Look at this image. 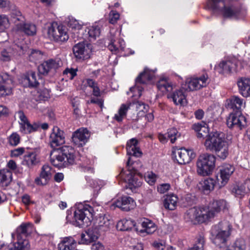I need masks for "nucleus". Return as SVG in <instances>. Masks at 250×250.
<instances>
[{
	"label": "nucleus",
	"mask_w": 250,
	"mask_h": 250,
	"mask_svg": "<svg viewBox=\"0 0 250 250\" xmlns=\"http://www.w3.org/2000/svg\"><path fill=\"white\" fill-rule=\"evenodd\" d=\"M11 17L16 24L18 23L17 21H21V22H23L24 18L22 16L21 12L19 11L13 10L11 13Z\"/></svg>",
	"instance_id": "52"
},
{
	"label": "nucleus",
	"mask_w": 250,
	"mask_h": 250,
	"mask_svg": "<svg viewBox=\"0 0 250 250\" xmlns=\"http://www.w3.org/2000/svg\"><path fill=\"white\" fill-rule=\"evenodd\" d=\"M207 149L214 152L220 158L224 160L229 155V147L224 134L217 132H211L204 143Z\"/></svg>",
	"instance_id": "2"
},
{
	"label": "nucleus",
	"mask_w": 250,
	"mask_h": 250,
	"mask_svg": "<svg viewBox=\"0 0 250 250\" xmlns=\"http://www.w3.org/2000/svg\"><path fill=\"white\" fill-rule=\"evenodd\" d=\"M33 226L30 223H23L17 229V237H22L26 238L33 232Z\"/></svg>",
	"instance_id": "24"
},
{
	"label": "nucleus",
	"mask_w": 250,
	"mask_h": 250,
	"mask_svg": "<svg viewBox=\"0 0 250 250\" xmlns=\"http://www.w3.org/2000/svg\"><path fill=\"white\" fill-rule=\"evenodd\" d=\"M168 99H171L176 105H184L187 103L186 96L182 89L176 90L167 95Z\"/></svg>",
	"instance_id": "21"
},
{
	"label": "nucleus",
	"mask_w": 250,
	"mask_h": 250,
	"mask_svg": "<svg viewBox=\"0 0 250 250\" xmlns=\"http://www.w3.org/2000/svg\"><path fill=\"white\" fill-rule=\"evenodd\" d=\"M38 100L40 101H46L50 98V91L46 89L43 88L42 89H40L38 92Z\"/></svg>",
	"instance_id": "49"
},
{
	"label": "nucleus",
	"mask_w": 250,
	"mask_h": 250,
	"mask_svg": "<svg viewBox=\"0 0 250 250\" xmlns=\"http://www.w3.org/2000/svg\"><path fill=\"white\" fill-rule=\"evenodd\" d=\"M227 207V203L224 200H214L209 204V206L203 207L204 211L207 212L205 213L207 217V221L214 217L216 214Z\"/></svg>",
	"instance_id": "8"
},
{
	"label": "nucleus",
	"mask_w": 250,
	"mask_h": 250,
	"mask_svg": "<svg viewBox=\"0 0 250 250\" xmlns=\"http://www.w3.org/2000/svg\"><path fill=\"white\" fill-rule=\"evenodd\" d=\"M87 104H95L98 105L101 108L103 106V101L98 98H91L90 101H87Z\"/></svg>",
	"instance_id": "62"
},
{
	"label": "nucleus",
	"mask_w": 250,
	"mask_h": 250,
	"mask_svg": "<svg viewBox=\"0 0 250 250\" xmlns=\"http://www.w3.org/2000/svg\"><path fill=\"white\" fill-rule=\"evenodd\" d=\"M77 69H75L72 68H67L63 71V74L68 75L70 79L72 80L74 77L76 75V72Z\"/></svg>",
	"instance_id": "56"
},
{
	"label": "nucleus",
	"mask_w": 250,
	"mask_h": 250,
	"mask_svg": "<svg viewBox=\"0 0 250 250\" xmlns=\"http://www.w3.org/2000/svg\"><path fill=\"white\" fill-rule=\"evenodd\" d=\"M49 143L54 149L50 153V162L55 167L62 168L75 164V151L71 146L55 148L65 143L64 132L58 127H54L50 135Z\"/></svg>",
	"instance_id": "1"
},
{
	"label": "nucleus",
	"mask_w": 250,
	"mask_h": 250,
	"mask_svg": "<svg viewBox=\"0 0 250 250\" xmlns=\"http://www.w3.org/2000/svg\"><path fill=\"white\" fill-rule=\"evenodd\" d=\"M177 197L173 194L166 195L163 201L165 208L171 210H174L177 206Z\"/></svg>",
	"instance_id": "30"
},
{
	"label": "nucleus",
	"mask_w": 250,
	"mask_h": 250,
	"mask_svg": "<svg viewBox=\"0 0 250 250\" xmlns=\"http://www.w3.org/2000/svg\"><path fill=\"white\" fill-rule=\"evenodd\" d=\"M40 162L35 152L29 153L25 155L21 162L22 165L26 166L29 168H32Z\"/></svg>",
	"instance_id": "25"
},
{
	"label": "nucleus",
	"mask_w": 250,
	"mask_h": 250,
	"mask_svg": "<svg viewBox=\"0 0 250 250\" xmlns=\"http://www.w3.org/2000/svg\"><path fill=\"white\" fill-rule=\"evenodd\" d=\"M215 157L210 154H203L199 156L197 162V172L202 176L210 175L215 167Z\"/></svg>",
	"instance_id": "3"
},
{
	"label": "nucleus",
	"mask_w": 250,
	"mask_h": 250,
	"mask_svg": "<svg viewBox=\"0 0 250 250\" xmlns=\"http://www.w3.org/2000/svg\"><path fill=\"white\" fill-rule=\"evenodd\" d=\"M98 224L100 229L104 231H106L108 230L112 225V221L105 215L101 216L99 217Z\"/></svg>",
	"instance_id": "34"
},
{
	"label": "nucleus",
	"mask_w": 250,
	"mask_h": 250,
	"mask_svg": "<svg viewBox=\"0 0 250 250\" xmlns=\"http://www.w3.org/2000/svg\"><path fill=\"white\" fill-rule=\"evenodd\" d=\"M196 197L192 194H187L182 198L183 204L185 206H192L196 203Z\"/></svg>",
	"instance_id": "42"
},
{
	"label": "nucleus",
	"mask_w": 250,
	"mask_h": 250,
	"mask_svg": "<svg viewBox=\"0 0 250 250\" xmlns=\"http://www.w3.org/2000/svg\"><path fill=\"white\" fill-rule=\"evenodd\" d=\"M112 206L119 208L122 210L128 211L134 208L135 202L130 197L124 196L114 202Z\"/></svg>",
	"instance_id": "16"
},
{
	"label": "nucleus",
	"mask_w": 250,
	"mask_h": 250,
	"mask_svg": "<svg viewBox=\"0 0 250 250\" xmlns=\"http://www.w3.org/2000/svg\"><path fill=\"white\" fill-rule=\"evenodd\" d=\"M170 188V185L168 184H163L158 187V191L160 193H164L167 192Z\"/></svg>",
	"instance_id": "61"
},
{
	"label": "nucleus",
	"mask_w": 250,
	"mask_h": 250,
	"mask_svg": "<svg viewBox=\"0 0 250 250\" xmlns=\"http://www.w3.org/2000/svg\"><path fill=\"white\" fill-rule=\"evenodd\" d=\"M237 84L242 95L246 97L250 96V79L241 78L237 82Z\"/></svg>",
	"instance_id": "26"
},
{
	"label": "nucleus",
	"mask_w": 250,
	"mask_h": 250,
	"mask_svg": "<svg viewBox=\"0 0 250 250\" xmlns=\"http://www.w3.org/2000/svg\"><path fill=\"white\" fill-rule=\"evenodd\" d=\"M9 21L5 15H0V31H4L9 27Z\"/></svg>",
	"instance_id": "48"
},
{
	"label": "nucleus",
	"mask_w": 250,
	"mask_h": 250,
	"mask_svg": "<svg viewBox=\"0 0 250 250\" xmlns=\"http://www.w3.org/2000/svg\"><path fill=\"white\" fill-rule=\"evenodd\" d=\"M9 144L13 146H17L20 141V137L17 133H13L9 137Z\"/></svg>",
	"instance_id": "51"
},
{
	"label": "nucleus",
	"mask_w": 250,
	"mask_h": 250,
	"mask_svg": "<svg viewBox=\"0 0 250 250\" xmlns=\"http://www.w3.org/2000/svg\"><path fill=\"white\" fill-rule=\"evenodd\" d=\"M15 117L19 118L20 120V123H23L28 121L27 117L22 110L17 111L15 114Z\"/></svg>",
	"instance_id": "58"
},
{
	"label": "nucleus",
	"mask_w": 250,
	"mask_h": 250,
	"mask_svg": "<svg viewBox=\"0 0 250 250\" xmlns=\"http://www.w3.org/2000/svg\"><path fill=\"white\" fill-rule=\"evenodd\" d=\"M154 71L149 70L146 68L145 69L144 72L141 73L136 79L135 88H137L139 95H141V91L143 89L138 86L139 84H146L151 81L154 77Z\"/></svg>",
	"instance_id": "18"
},
{
	"label": "nucleus",
	"mask_w": 250,
	"mask_h": 250,
	"mask_svg": "<svg viewBox=\"0 0 250 250\" xmlns=\"http://www.w3.org/2000/svg\"><path fill=\"white\" fill-rule=\"evenodd\" d=\"M207 75H203L200 78L188 79L186 81V85H188L187 90L194 91L199 89L207 85L208 82Z\"/></svg>",
	"instance_id": "17"
},
{
	"label": "nucleus",
	"mask_w": 250,
	"mask_h": 250,
	"mask_svg": "<svg viewBox=\"0 0 250 250\" xmlns=\"http://www.w3.org/2000/svg\"><path fill=\"white\" fill-rule=\"evenodd\" d=\"M90 134L86 128H81L75 131L72 136V141L78 147L85 145L89 138Z\"/></svg>",
	"instance_id": "14"
},
{
	"label": "nucleus",
	"mask_w": 250,
	"mask_h": 250,
	"mask_svg": "<svg viewBox=\"0 0 250 250\" xmlns=\"http://www.w3.org/2000/svg\"><path fill=\"white\" fill-rule=\"evenodd\" d=\"M81 236L82 243L88 244L96 240L99 235L96 229H88L85 234L82 233Z\"/></svg>",
	"instance_id": "27"
},
{
	"label": "nucleus",
	"mask_w": 250,
	"mask_h": 250,
	"mask_svg": "<svg viewBox=\"0 0 250 250\" xmlns=\"http://www.w3.org/2000/svg\"><path fill=\"white\" fill-rule=\"evenodd\" d=\"M195 157V153L192 150L181 148L177 150L176 159L179 164L185 165L189 163Z\"/></svg>",
	"instance_id": "15"
},
{
	"label": "nucleus",
	"mask_w": 250,
	"mask_h": 250,
	"mask_svg": "<svg viewBox=\"0 0 250 250\" xmlns=\"http://www.w3.org/2000/svg\"><path fill=\"white\" fill-rule=\"evenodd\" d=\"M243 100L238 96H233L227 100V107L232 110L235 114H241L242 107H244Z\"/></svg>",
	"instance_id": "19"
},
{
	"label": "nucleus",
	"mask_w": 250,
	"mask_h": 250,
	"mask_svg": "<svg viewBox=\"0 0 250 250\" xmlns=\"http://www.w3.org/2000/svg\"><path fill=\"white\" fill-rule=\"evenodd\" d=\"M13 246L9 250H29L30 248L28 240L22 237H17V241L13 243Z\"/></svg>",
	"instance_id": "29"
},
{
	"label": "nucleus",
	"mask_w": 250,
	"mask_h": 250,
	"mask_svg": "<svg viewBox=\"0 0 250 250\" xmlns=\"http://www.w3.org/2000/svg\"><path fill=\"white\" fill-rule=\"evenodd\" d=\"M88 33L90 38L95 40L101 34V28L98 25H93L89 28Z\"/></svg>",
	"instance_id": "44"
},
{
	"label": "nucleus",
	"mask_w": 250,
	"mask_h": 250,
	"mask_svg": "<svg viewBox=\"0 0 250 250\" xmlns=\"http://www.w3.org/2000/svg\"><path fill=\"white\" fill-rule=\"evenodd\" d=\"M0 179L1 182L5 183V185H7L12 180V173L9 170L0 171Z\"/></svg>",
	"instance_id": "46"
},
{
	"label": "nucleus",
	"mask_w": 250,
	"mask_h": 250,
	"mask_svg": "<svg viewBox=\"0 0 250 250\" xmlns=\"http://www.w3.org/2000/svg\"><path fill=\"white\" fill-rule=\"evenodd\" d=\"M136 229L140 232H146L151 234L156 230L155 224L150 220L143 218L138 222Z\"/></svg>",
	"instance_id": "20"
},
{
	"label": "nucleus",
	"mask_w": 250,
	"mask_h": 250,
	"mask_svg": "<svg viewBox=\"0 0 250 250\" xmlns=\"http://www.w3.org/2000/svg\"><path fill=\"white\" fill-rule=\"evenodd\" d=\"M93 208L88 205L76 210L74 213L75 225L81 228L88 226L93 219Z\"/></svg>",
	"instance_id": "5"
},
{
	"label": "nucleus",
	"mask_w": 250,
	"mask_h": 250,
	"mask_svg": "<svg viewBox=\"0 0 250 250\" xmlns=\"http://www.w3.org/2000/svg\"><path fill=\"white\" fill-rule=\"evenodd\" d=\"M246 244L243 239L237 240L231 246L227 247L225 250H245Z\"/></svg>",
	"instance_id": "39"
},
{
	"label": "nucleus",
	"mask_w": 250,
	"mask_h": 250,
	"mask_svg": "<svg viewBox=\"0 0 250 250\" xmlns=\"http://www.w3.org/2000/svg\"><path fill=\"white\" fill-rule=\"evenodd\" d=\"M227 125L229 128L242 129L246 125V118L241 114L231 112L227 119Z\"/></svg>",
	"instance_id": "9"
},
{
	"label": "nucleus",
	"mask_w": 250,
	"mask_h": 250,
	"mask_svg": "<svg viewBox=\"0 0 250 250\" xmlns=\"http://www.w3.org/2000/svg\"><path fill=\"white\" fill-rule=\"evenodd\" d=\"M204 236L202 234H199L196 241V243L188 250H203L204 245Z\"/></svg>",
	"instance_id": "43"
},
{
	"label": "nucleus",
	"mask_w": 250,
	"mask_h": 250,
	"mask_svg": "<svg viewBox=\"0 0 250 250\" xmlns=\"http://www.w3.org/2000/svg\"><path fill=\"white\" fill-rule=\"evenodd\" d=\"M13 85V80L11 76L7 73L0 75V97L10 95Z\"/></svg>",
	"instance_id": "11"
},
{
	"label": "nucleus",
	"mask_w": 250,
	"mask_h": 250,
	"mask_svg": "<svg viewBox=\"0 0 250 250\" xmlns=\"http://www.w3.org/2000/svg\"><path fill=\"white\" fill-rule=\"evenodd\" d=\"M16 27L19 30L28 36H33L36 33V26L34 24L20 22L16 24Z\"/></svg>",
	"instance_id": "28"
},
{
	"label": "nucleus",
	"mask_w": 250,
	"mask_h": 250,
	"mask_svg": "<svg viewBox=\"0 0 250 250\" xmlns=\"http://www.w3.org/2000/svg\"><path fill=\"white\" fill-rule=\"evenodd\" d=\"M127 154L135 157H140L142 155V152L138 146H126Z\"/></svg>",
	"instance_id": "47"
},
{
	"label": "nucleus",
	"mask_w": 250,
	"mask_h": 250,
	"mask_svg": "<svg viewBox=\"0 0 250 250\" xmlns=\"http://www.w3.org/2000/svg\"><path fill=\"white\" fill-rule=\"evenodd\" d=\"M232 193L239 198H241L245 193V189L242 186H235L232 189Z\"/></svg>",
	"instance_id": "50"
},
{
	"label": "nucleus",
	"mask_w": 250,
	"mask_h": 250,
	"mask_svg": "<svg viewBox=\"0 0 250 250\" xmlns=\"http://www.w3.org/2000/svg\"><path fill=\"white\" fill-rule=\"evenodd\" d=\"M68 25L72 29L76 30H80L82 27V24L78 21L73 19L69 20V21L68 22Z\"/></svg>",
	"instance_id": "55"
},
{
	"label": "nucleus",
	"mask_w": 250,
	"mask_h": 250,
	"mask_svg": "<svg viewBox=\"0 0 250 250\" xmlns=\"http://www.w3.org/2000/svg\"><path fill=\"white\" fill-rule=\"evenodd\" d=\"M91 44L84 42H79L74 46L73 51L75 57L79 60L87 59L90 57Z\"/></svg>",
	"instance_id": "10"
},
{
	"label": "nucleus",
	"mask_w": 250,
	"mask_h": 250,
	"mask_svg": "<svg viewBox=\"0 0 250 250\" xmlns=\"http://www.w3.org/2000/svg\"><path fill=\"white\" fill-rule=\"evenodd\" d=\"M120 15L116 11L112 10L109 15V21L111 24H115L119 19Z\"/></svg>",
	"instance_id": "54"
},
{
	"label": "nucleus",
	"mask_w": 250,
	"mask_h": 250,
	"mask_svg": "<svg viewBox=\"0 0 250 250\" xmlns=\"http://www.w3.org/2000/svg\"><path fill=\"white\" fill-rule=\"evenodd\" d=\"M24 152V148L23 147H19L11 151V155L12 157H18L22 154Z\"/></svg>",
	"instance_id": "60"
},
{
	"label": "nucleus",
	"mask_w": 250,
	"mask_h": 250,
	"mask_svg": "<svg viewBox=\"0 0 250 250\" xmlns=\"http://www.w3.org/2000/svg\"><path fill=\"white\" fill-rule=\"evenodd\" d=\"M214 229L216 232H214V230H212V233H214L215 235L213 242L217 247L225 250L227 248V238L230 235V225L227 221L222 222L215 227Z\"/></svg>",
	"instance_id": "4"
},
{
	"label": "nucleus",
	"mask_w": 250,
	"mask_h": 250,
	"mask_svg": "<svg viewBox=\"0 0 250 250\" xmlns=\"http://www.w3.org/2000/svg\"><path fill=\"white\" fill-rule=\"evenodd\" d=\"M142 185V179H139L135 174L131 176L128 179V186L131 189L140 187Z\"/></svg>",
	"instance_id": "41"
},
{
	"label": "nucleus",
	"mask_w": 250,
	"mask_h": 250,
	"mask_svg": "<svg viewBox=\"0 0 250 250\" xmlns=\"http://www.w3.org/2000/svg\"><path fill=\"white\" fill-rule=\"evenodd\" d=\"M71 238H65L59 244L58 247L60 250H73L75 248V243L71 241Z\"/></svg>",
	"instance_id": "37"
},
{
	"label": "nucleus",
	"mask_w": 250,
	"mask_h": 250,
	"mask_svg": "<svg viewBox=\"0 0 250 250\" xmlns=\"http://www.w3.org/2000/svg\"><path fill=\"white\" fill-rule=\"evenodd\" d=\"M130 104H123L121 106L118 114H115L114 118L118 122H121L124 116H125L127 111L129 108Z\"/></svg>",
	"instance_id": "40"
},
{
	"label": "nucleus",
	"mask_w": 250,
	"mask_h": 250,
	"mask_svg": "<svg viewBox=\"0 0 250 250\" xmlns=\"http://www.w3.org/2000/svg\"><path fill=\"white\" fill-rule=\"evenodd\" d=\"M157 88L163 93L170 91L172 89L171 84L166 78L161 79L157 83Z\"/></svg>",
	"instance_id": "36"
},
{
	"label": "nucleus",
	"mask_w": 250,
	"mask_h": 250,
	"mask_svg": "<svg viewBox=\"0 0 250 250\" xmlns=\"http://www.w3.org/2000/svg\"><path fill=\"white\" fill-rule=\"evenodd\" d=\"M167 136L170 139L171 143H174L176 140L181 136V134L178 132L175 128L168 129L167 133Z\"/></svg>",
	"instance_id": "45"
},
{
	"label": "nucleus",
	"mask_w": 250,
	"mask_h": 250,
	"mask_svg": "<svg viewBox=\"0 0 250 250\" xmlns=\"http://www.w3.org/2000/svg\"><path fill=\"white\" fill-rule=\"evenodd\" d=\"M47 35L48 37L56 42H64L68 40L69 37L62 25L54 22L47 27Z\"/></svg>",
	"instance_id": "6"
},
{
	"label": "nucleus",
	"mask_w": 250,
	"mask_h": 250,
	"mask_svg": "<svg viewBox=\"0 0 250 250\" xmlns=\"http://www.w3.org/2000/svg\"><path fill=\"white\" fill-rule=\"evenodd\" d=\"M138 142L135 138H132L127 142L126 146H138Z\"/></svg>",
	"instance_id": "64"
},
{
	"label": "nucleus",
	"mask_w": 250,
	"mask_h": 250,
	"mask_svg": "<svg viewBox=\"0 0 250 250\" xmlns=\"http://www.w3.org/2000/svg\"><path fill=\"white\" fill-rule=\"evenodd\" d=\"M51 168L48 165H44L42 168L40 177L35 180L39 185H45L51 177Z\"/></svg>",
	"instance_id": "22"
},
{
	"label": "nucleus",
	"mask_w": 250,
	"mask_h": 250,
	"mask_svg": "<svg viewBox=\"0 0 250 250\" xmlns=\"http://www.w3.org/2000/svg\"><path fill=\"white\" fill-rule=\"evenodd\" d=\"M146 181L151 185H152L155 182L157 176L152 172H147L145 176Z\"/></svg>",
	"instance_id": "53"
},
{
	"label": "nucleus",
	"mask_w": 250,
	"mask_h": 250,
	"mask_svg": "<svg viewBox=\"0 0 250 250\" xmlns=\"http://www.w3.org/2000/svg\"><path fill=\"white\" fill-rule=\"evenodd\" d=\"M23 82L28 84L29 87H36L39 83L37 80L36 74L35 72L29 71L23 77Z\"/></svg>",
	"instance_id": "33"
},
{
	"label": "nucleus",
	"mask_w": 250,
	"mask_h": 250,
	"mask_svg": "<svg viewBox=\"0 0 250 250\" xmlns=\"http://www.w3.org/2000/svg\"><path fill=\"white\" fill-rule=\"evenodd\" d=\"M237 61L235 59L222 61L219 66L224 73H230L236 70Z\"/></svg>",
	"instance_id": "23"
},
{
	"label": "nucleus",
	"mask_w": 250,
	"mask_h": 250,
	"mask_svg": "<svg viewBox=\"0 0 250 250\" xmlns=\"http://www.w3.org/2000/svg\"><path fill=\"white\" fill-rule=\"evenodd\" d=\"M192 128L196 132L197 136L198 138H204L206 137H208L209 130L206 125L204 124H195L192 125Z\"/></svg>",
	"instance_id": "32"
},
{
	"label": "nucleus",
	"mask_w": 250,
	"mask_h": 250,
	"mask_svg": "<svg viewBox=\"0 0 250 250\" xmlns=\"http://www.w3.org/2000/svg\"><path fill=\"white\" fill-rule=\"evenodd\" d=\"M203 208L194 207L189 208L186 212L185 218L187 221H190L193 223H204L207 221V217L205 213Z\"/></svg>",
	"instance_id": "7"
},
{
	"label": "nucleus",
	"mask_w": 250,
	"mask_h": 250,
	"mask_svg": "<svg viewBox=\"0 0 250 250\" xmlns=\"http://www.w3.org/2000/svg\"><path fill=\"white\" fill-rule=\"evenodd\" d=\"M1 59L3 61H9L10 60L12 53L6 49H3L1 52Z\"/></svg>",
	"instance_id": "57"
},
{
	"label": "nucleus",
	"mask_w": 250,
	"mask_h": 250,
	"mask_svg": "<svg viewBox=\"0 0 250 250\" xmlns=\"http://www.w3.org/2000/svg\"><path fill=\"white\" fill-rule=\"evenodd\" d=\"M62 65V62L60 59H49L43 62L38 66L39 73L43 75H47L49 72L52 70H56Z\"/></svg>",
	"instance_id": "13"
},
{
	"label": "nucleus",
	"mask_w": 250,
	"mask_h": 250,
	"mask_svg": "<svg viewBox=\"0 0 250 250\" xmlns=\"http://www.w3.org/2000/svg\"><path fill=\"white\" fill-rule=\"evenodd\" d=\"M133 105H135V107L137 110H139V113H141V112H144V110L146 109V107H147L144 103H142L140 101H137L135 103H133Z\"/></svg>",
	"instance_id": "59"
},
{
	"label": "nucleus",
	"mask_w": 250,
	"mask_h": 250,
	"mask_svg": "<svg viewBox=\"0 0 250 250\" xmlns=\"http://www.w3.org/2000/svg\"><path fill=\"white\" fill-rule=\"evenodd\" d=\"M135 226L136 225L134 222L129 220H121L117 224V229L121 231L129 230Z\"/></svg>",
	"instance_id": "35"
},
{
	"label": "nucleus",
	"mask_w": 250,
	"mask_h": 250,
	"mask_svg": "<svg viewBox=\"0 0 250 250\" xmlns=\"http://www.w3.org/2000/svg\"><path fill=\"white\" fill-rule=\"evenodd\" d=\"M20 125V131L24 134L30 133L36 131L40 126L38 123H34L31 125L28 121L23 123H19Z\"/></svg>",
	"instance_id": "31"
},
{
	"label": "nucleus",
	"mask_w": 250,
	"mask_h": 250,
	"mask_svg": "<svg viewBox=\"0 0 250 250\" xmlns=\"http://www.w3.org/2000/svg\"><path fill=\"white\" fill-rule=\"evenodd\" d=\"M234 170V167L229 164H225L220 169L219 175L216 176L217 184L219 188L224 186L228 183Z\"/></svg>",
	"instance_id": "12"
},
{
	"label": "nucleus",
	"mask_w": 250,
	"mask_h": 250,
	"mask_svg": "<svg viewBox=\"0 0 250 250\" xmlns=\"http://www.w3.org/2000/svg\"><path fill=\"white\" fill-rule=\"evenodd\" d=\"M92 250H105L104 247V245L98 242L93 244L91 246Z\"/></svg>",
	"instance_id": "63"
},
{
	"label": "nucleus",
	"mask_w": 250,
	"mask_h": 250,
	"mask_svg": "<svg viewBox=\"0 0 250 250\" xmlns=\"http://www.w3.org/2000/svg\"><path fill=\"white\" fill-rule=\"evenodd\" d=\"M216 184L218 185L217 180L215 181L213 179L211 178L205 180L201 183L202 189L205 192H208L213 190Z\"/></svg>",
	"instance_id": "38"
}]
</instances>
